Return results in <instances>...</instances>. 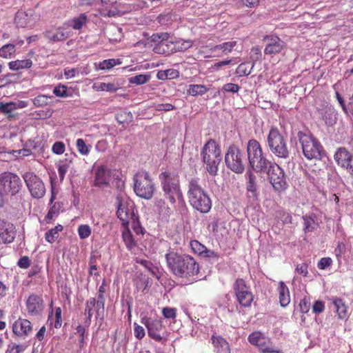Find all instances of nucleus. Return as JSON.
I'll use <instances>...</instances> for the list:
<instances>
[{"label":"nucleus","instance_id":"obj_1","mask_svg":"<svg viewBox=\"0 0 353 353\" xmlns=\"http://www.w3.org/2000/svg\"><path fill=\"white\" fill-rule=\"evenodd\" d=\"M165 259L168 270L176 277L190 281L199 272V263L188 254L170 248L165 255Z\"/></svg>","mask_w":353,"mask_h":353},{"label":"nucleus","instance_id":"obj_2","mask_svg":"<svg viewBox=\"0 0 353 353\" xmlns=\"http://www.w3.org/2000/svg\"><path fill=\"white\" fill-rule=\"evenodd\" d=\"M201 157L209 174L216 175L222 156L221 147L215 140L211 139L204 144L201 151Z\"/></svg>","mask_w":353,"mask_h":353},{"label":"nucleus","instance_id":"obj_3","mask_svg":"<svg viewBox=\"0 0 353 353\" xmlns=\"http://www.w3.org/2000/svg\"><path fill=\"white\" fill-rule=\"evenodd\" d=\"M188 196L190 205L196 210L201 213H207L210 210L211 199L196 180L192 179L190 181Z\"/></svg>","mask_w":353,"mask_h":353},{"label":"nucleus","instance_id":"obj_4","mask_svg":"<svg viewBox=\"0 0 353 353\" xmlns=\"http://www.w3.org/2000/svg\"><path fill=\"white\" fill-rule=\"evenodd\" d=\"M297 136L305 158L309 160L321 159L324 149L316 138L310 132L302 131L299 132Z\"/></svg>","mask_w":353,"mask_h":353},{"label":"nucleus","instance_id":"obj_5","mask_svg":"<svg viewBox=\"0 0 353 353\" xmlns=\"http://www.w3.org/2000/svg\"><path fill=\"white\" fill-rule=\"evenodd\" d=\"M159 179L165 198L171 205H174L176 200L182 196L179 176L174 173L163 172L159 175Z\"/></svg>","mask_w":353,"mask_h":353},{"label":"nucleus","instance_id":"obj_6","mask_svg":"<svg viewBox=\"0 0 353 353\" xmlns=\"http://www.w3.org/2000/svg\"><path fill=\"white\" fill-rule=\"evenodd\" d=\"M247 153L250 166L257 172L266 170L270 163L264 157L260 143L255 139L249 140Z\"/></svg>","mask_w":353,"mask_h":353},{"label":"nucleus","instance_id":"obj_7","mask_svg":"<svg viewBox=\"0 0 353 353\" xmlns=\"http://www.w3.org/2000/svg\"><path fill=\"white\" fill-rule=\"evenodd\" d=\"M155 184L148 172L139 171L134 176V190L136 194L145 199H150L155 192Z\"/></svg>","mask_w":353,"mask_h":353},{"label":"nucleus","instance_id":"obj_8","mask_svg":"<svg viewBox=\"0 0 353 353\" xmlns=\"http://www.w3.org/2000/svg\"><path fill=\"white\" fill-rule=\"evenodd\" d=\"M268 147L275 156L279 158L287 159L289 157L287 142L276 128H272L268 136Z\"/></svg>","mask_w":353,"mask_h":353},{"label":"nucleus","instance_id":"obj_9","mask_svg":"<svg viewBox=\"0 0 353 353\" xmlns=\"http://www.w3.org/2000/svg\"><path fill=\"white\" fill-rule=\"evenodd\" d=\"M141 323L145 326L148 336L152 339L159 343L167 341L165 326L160 319H152L148 316H144L141 317Z\"/></svg>","mask_w":353,"mask_h":353},{"label":"nucleus","instance_id":"obj_10","mask_svg":"<svg viewBox=\"0 0 353 353\" xmlns=\"http://www.w3.org/2000/svg\"><path fill=\"white\" fill-rule=\"evenodd\" d=\"M170 34L168 32L154 33L150 39V42L154 43L153 51L159 54L169 55L176 52L173 47L174 42L169 40Z\"/></svg>","mask_w":353,"mask_h":353},{"label":"nucleus","instance_id":"obj_11","mask_svg":"<svg viewBox=\"0 0 353 353\" xmlns=\"http://www.w3.org/2000/svg\"><path fill=\"white\" fill-rule=\"evenodd\" d=\"M233 290L238 303L241 306L248 307L254 300V295L250 290V287L243 279H236L233 284Z\"/></svg>","mask_w":353,"mask_h":353},{"label":"nucleus","instance_id":"obj_12","mask_svg":"<svg viewBox=\"0 0 353 353\" xmlns=\"http://www.w3.org/2000/svg\"><path fill=\"white\" fill-rule=\"evenodd\" d=\"M22 187L19 176L10 172H4L0 174V188L4 194H17Z\"/></svg>","mask_w":353,"mask_h":353},{"label":"nucleus","instance_id":"obj_13","mask_svg":"<svg viewBox=\"0 0 353 353\" xmlns=\"http://www.w3.org/2000/svg\"><path fill=\"white\" fill-rule=\"evenodd\" d=\"M225 161L227 167L236 173H242L244 171L243 155L240 149L232 145L229 147L225 156Z\"/></svg>","mask_w":353,"mask_h":353},{"label":"nucleus","instance_id":"obj_14","mask_svg":"<svg viewBox=\"0 0 353 353\" xmlns=\"http://www.w3.org/2000/svg\"><path fill=\"white\" fill-rule=\"evenodd\" d=\"M23 178L31 196L35 199L42 198L46 194V187L41 179L31 172H26Z\"/></svg>","mask_w":353,"mask_h":353},{"label":"nucleus","instance_id":"obj_15","mask_svg":"<svg viewBox=\"0 0 353 353\" xmlns=\"http://www.w3.org/2000/svg\"><path fill=\"white\" fill-rule=\"evenodd\" d=\"M267 174L268 179L276 191L285 190L287 181L283 170L276 163H270Z\"/></svg>","mask_w":353,"mask_h":353},{"label":"nucleus","instance_id":"obj_16","mask_svg":"<svg viewBox=\"0 0 353 353\" xmlns=\"http://www.w3.org/2000/svg\"><path fill=\"white\" fill-rule=\"evenodd\" d=\"M105 309L99 305L94 297L88 299L85 303L83 314L85 316L84 324L86 327H89L92 323V318L94 315L95 318L103 319L104 316Z\"/></svg>","mask_w":353,"mask_h":353},{"label":"nucleus","instance_id":"obj_17","mask_svg":"<svg viewBox=\"0 0 353 353\" xmlns=\"http://www.w3.org/2000/svg\"><path fill=\"white\" fill-rule=\"evenodd\" d=\"M28 314L32 316L41 315L45 308V303L41 295L31 294L26 301Z\"/></svg>","mask_w":353,"mask_h":353},{"label":"nucleus","instance_id":"obj_18","mask_svg":"<svg viewBox=\"0 0 353 353\" xmlns=\"http://www.w3.org/2000/svg\"><path fill=\"white\" fill-rule=\"evenodd\" d=\"M38 16L32 10H19L15 15L14 22L18 27L32 28L38 21Z\"/></svg>","mask_w":353,"mask_h":353},{"label":"nucleus","instance_id":"obj_19","mask_svg":"<svg viewBox=\"0 0 353 353\" xmlns=\"http://www.w3.org/2000/svg\"><path fill=\"white\" fill-rule=\"evenodd\" d=\"M334 160L339 165L345 168L353 176V158L345 148H340L334 154Z\"/></svg>","mask_w":353,"mask_h":353},{"label":"nucleus","instance_id":"obj_20","mask_svg":"<svg viewBox=\"0 0 353 353\" xmlns=\"http://www.w3.org/2000/svg\"><path fill=\"white\" fill-rule=\"evenodd\" d=\"M70 32L68 30L65 23L59 27H50L44 32V37L50 42L62 41L68 39Z\"/></svg>","mask_w":353,"mask_h":353},{"label":"nucleus","instance_id":"obj_21","mask_svg":"<svg viewBox=\"0 0 353 353\" xmlns=\"http://www.w3.org/2000/svg\"><path fill=\"white\" fill-rule=\"evenodd\" d=\"M263 40L266 42L264 49L265 54H279L285 48V43L277 36L268 35L264 37Z\"/></svg>","mask_w":353,"mask_h":353},{"label":"nucleus","instance_id":"obj_22","mask_svg":"<svg viewBox=\"0 0 353 353\" xmlns=\"http://www.w3.org/2000/svg\"><path fill=\"white\" fill-rule=\"evenodd\" d=\"M15 226L8 221L0 219V244H8L15 239Z\"/></svg>","mask_w":353,"mask_h":353},{"label":"nucleus","instance_id":"obj_23","mask_svg":"<svg viewBox=\"0 0 353 353\" xmlns=\"http://www.w3.org/2000/svg\"><path fill=\"white\" fill-rule=\"evenodd\" d=\"M111 170L103 165L94 169V185L96 187L108 186L111 179Z\"/></svg>","mask_w":353,"mask_h":353},{"label":"nucleus","instance_id":"obj_24","mask_svg":"<svg viewBox=\"0 0 353 353\" xmlns=\"http://www.w3.org/2000/svg\"><path fill=\"white\" fill-rule=\"evenodd\" d=\"M12 330L14 334L24 339L32 332V325L28 319L19 318L12 324Z\"/></svg>","mask_w":353,"mask_h":353},{"label":"nucleus","instance_id":"obj_25","mask_svg":"<svg viewBox=\"0 0 353 353\" xmlns=\"http://www.w3.org/2000/svg\"><path fill=\"white\" fill-rule=\"evenodd\" d=\"M332 304L334 306L335 312L338 319L341 320H347L348 318V307L345 302L341 298L335 296L332 299Z\"/></svg>","mask_w":353,"mask_h":353},{"label":"nucleus","instance_id":"obj_26","mask_svg":"<svg viewBox=\"0 0 353 353\" xmlns=\"http://www.w3.org/2000/svg\"><path fill=\"white\" fill-rule=\"evenodd\" d=\"M211 340L217 353H231L229 343L221 336L212 335Z\"/></svg>","mask_w":353,"mask_h":353},{"label":"nucleus","instance_id":"obj_27","mask_svg":"<svg viewBox=\"0 0 353 353\" xmlns=\"http://www.w3.org/2000/svg\"><path fill=\"white\" fill-rule=\"evenodd\" d=\"M117 200L118 201L117 212V217L122 221L123 225L127 227L129 224V219L131 213L128 210L125 204L121 201L119 196L117 197Z\"/></svg>","mask_w":353,"mask_h":353},{"label":"nucleus","instance_id":"obj_28","mask_svg":"<svg viewBox=\"0 0 353 353\" xmlns=\"http://www.w3.org/2000/svg\"><path fill=\"white\" fill-rule=\"evenodd\" d=\"M122 239L129 251H132L134 248L137 247L138 241L140 240L139 238L132 234L128 226L122 232Z\"/></svg>","mask_w":353,"mask_h":353},{"label":"nucleus","instance_id":"obj_29","mask_svg":"<svg viewBox=\"0 0 353 353\" xmlns=\"http://www.w3.org/2000/svg\"><path fill=\"white\" fill-rule=\"evenodd\" d=\"M279 292V303L281 307H286L290 303V290L283 281L279 283L277 288Z\"/></svg>","mask_w":353,"mask_h":353},{"label":"nucleus","instance_id":"obj_30","mask_svg":"<svg viewBox=\"0 0 353 353\" xmlns=\"http://www.w3.org/2000/svg\"><path fill=\"white\" fill-rule=\"evenodd\" d=\"M88 21V16L82 13L77 17H74L65 22L68 30L71 27L75 30H80Z\"/></svg>","mask_w":353,"mask_h":353},{"label":"nucleus","instance_id":"obj_31","mask_svg":"<svg viewBox=\"0 0 353 353\" xmlns=\"http://www.w3.org/2000/svg\"><path fill=\"white\" fill-rule=\"evenodd\" d=\"M303 230L305 233L312 232L319 226L316 221V217L314 214H306L303 216Z\"/></svg>","mask_w":353,"mask_h":353},{"label":"nucleus","instance_id":"obj_32","mask_svg":"<svg viewBox=\"0 0 353 353\" xmlns=\"http://www.w3.org/2000/svg\"><path fill=\"white\" fill-rule=\"evenodd\" d=\"M9 68L12 70H19L21 69H28L32 67V60L23 59V60H16L13 61H10L8 63Z\"/></svg>","mask_w":353,"mask_h":353},{"label":"nucleus","instance_id":"obj_33","mask_svg":"<svg viewBox=\"0 0 353 353\" xmlns=\"http://www.w3.org/2000/svg\"><path fill=\"white\" fill-rule=\"evenodd\" d=\"M63 227L61 224L57 225L54 228L49 230L45 234V239L47 242L53 243L59 237V232H62Z\"/></svg>","mask_w":353,"mask_h":353},{"label":"nucleus","instance_id":"obj_34","mask_svg":"<svg viewBox=\"0 0 353 353\" xmlns=\"http://www.w3.org/2000/svg\"><path fill=\"white\" fill-rule=\"evenodd\" d=\"M157 77L160 80L174 79L179 77V72L173 68L160 70L158 72Z\"/></svg>","mask_w":353,"mask_h":353},{"label":"nucleus","instance_id":"obj_35","mask_svg":"<svg viewBox=\"0 0 353 353\" xmlns=\"http://www.w3.org/2000/svg\"><path fill=\"white\" fill-rule=\"evenodd\" d=\"M236 45L237 42L236 41H228L219 45L214 46L211 48V51L215 52L217 50H221L223 54H227L229 52H231Z\"/></svg>","mask_w":353,"mask_h":353},{"label":"nucleus","instance_id":"obj_36","mask_svg":"<svg viewBox=\"0 0 353 353\" xmlns=\"http://www.w3.org/2000/svg\"><path fill=\"white\" fill-rule=\"evenodd\" d=\"M208 91V88L204 85L191 84L187 90L189 95L195 97L197 95H203Z\"/></svg>","mask_w":353,"mask_h":353},{"label":"nucleus","instance_id":"obj_37","mask_svg":"<svg viewBox=\"0 0 353 353\" xmlns=\"http://www.w3.org/2000/svg\"><path fill=\"white\" fill-rule=\"evenodd\" d=\"M266 338L262 332L256 331L249 335L248 340L252 345L259 347L263 341H265Z\"/></svg>","mask_w":353,"mask_h":353},{"label":"nucleus","instance_id":"obj_38","mask_svg":"<svg viewBox=\"0 0 353 353\" xmlns=\"http://www.w3.org/2000/svg\"><path fill=\"white\" fill-rule=\"evenodd\" d=\"M254 65V63H253L252 65L248 63H242L238 65V67L236 69V74L239 77H243V76H248L249 75L252 70L253 69Z\"/></svg>","mask_w":353,"mask_h":353},{"label":"nucleus","instance_id":"obj_39","mask_svg":"<svg viewBox=\"0 0 353 353\" xmlns=\"http://www.w3.org/2000/svg\"><path fill=\"white\" fill-rule=\"evenodd\" d=\"M14 105V102H0V113L8 115V118L10 119L13 117L11 113L15 110Z\"/></svg>","mask_w":353,"mask_h":353},{"label":"nucleus","instance_id":"obj_40","mask_svg":"<svg viewBox=\"0 0 353 353\" xmlns=\"http://www.w3.org/2000/svg\"><path fill=\"white\" fill-rule=\"evenodd\" d=\"M272 344L270 339L267 337L265 341H263L259 347L260 352L261 353H281Z\"/></svg>","mask_w":353,"mask_h":353},{"label":"nucleus","instance_id":"obj_41","mask_svg":"<svg viewBox=\"0 0 353 353\" xmlns=\"http://www.w3.org/2000/svg\"><path fill=\"white\" fill-rule=\"evenodd\" d=\"M52 97L40 94L33 99L32 103L37 107L48 105L51 103Z\"/></svg>","mask_w":353,"mask_h":353},{"label":"nucleus","instance_id":"obj_42","mask_svg":"<svg viewBox=\"0 0 353 353\" xmlns=\"http://www.w3.org/2000/svg\"><path fill=\"white\" fill-rule=\"evenodd\" d=\"M190 246L191 248V250L194 254H196L201 256V255L205 253V251L206 250V247L201 243L197 240H192L190 242Z\"/></svg>","mask_w":353,"mask_h":353},{"label":"nucleus","instance_id":"obj_43","mask_svg":"<svg viewBox=\"0 0 353 353\" xmlns=\"http://www.w3.org/2000/svg\"><path fill=\"white\" fill-rule=\"evenodd\" d=\"M71 161H68L67 159L61 161L59 162L57 165L59 176L61 181H63L65 178V174L68 172Z\"/></svg>","mask_w":353,"mask_h":353},{"label":"nucleus","instance_id":"obj_44","mask_svg":"<svg viewBox=\"0 0 353 353\" xmlns=\"http://www.w3.org/2000/svg\"><path fill=\"white\" fill-rule=\"evenodd\" d=\"M15 52V46L13 44H6L0 48V56L3 58H10Z\"/></svg>","mask_w":353,"mask_h":353},{"label":"nucleus","instance_id":"obj_45","mask_svg":"<svg viewBox=\"0 0 353 353\" xmlns=\"http://www.w3.org/2000/svg\"><path fill=\"white\" fill-rule=\"evenodd\" d=\"M26 349V345L12 342L8 345L5 353H23Z\"/></svg>","mask_w":353,"mask_h":353},{"label":"nucleus","instance_id":"obj_46","mask_svg":"<svg viewBox=\"0 0 353 353\" xmlns=\"http://www.w3.org/2000/svg\"><path fill=\"white\" fill-rule=\"evenodd\" d=\"M121 61L117 59H109L103 60L100 63L99 66L101 70H110L117 65H120Z\"/></svg>","mask_w":353,"mask_h":353},{"label":"nucleus","instance_id":"obj_47","mask_svg":"<svg viewBox=\"0 0 353 353\" xmlns=\"http://www.w3.org/2000/svg\"><path fill=\"white\" fill-rule=\"evenodd\" d=\"M77 232L81 239H85L90 236L92 230L88 225L81 224L79 225Z\"/></svg>","mask_w":353,"mask_h":353},{"label":"nucleus","instance_id":"obj_48","mask_svg":"<svg viewBox=\"0 0 353 353\" xmlns=\"http://www.w3.org/2000/svg\"><path fill=\"white\" fill-rule=\"evenodd\" d=\"M76 146L78 152L82 155H88L90 152V146L88 145L83 139H78L76 141Z\"/></svg>","mask_w":353,"mask_h":353},{"label":"nucleus","instance_id":"obj_49","mask_svg":"<svg viewBox=\"0 0 353 353\" xmlns=\"http://www.w3.org/2000/svg\"><path fill=\"white\" fill-rule=\"evenodd\" d=\"M193 45V42L190 40H180L174 43L173 47H175L176 51H185L190 48Z\"/></svg>","mask_w":353,"mask_h":353},{"label":"nucleus","instance_id":"obj_50","mask_svg":"<svg viewBox=\"0 0 353 353\" xmlns=\"http://www.w3.org/2000/svg\"><path fill=\"white\" fill-rule=\"evenodd\" d=\"M161 313L165 319H175L176 317L177 310L175 307H165L162 309Z\"/></svg>","mask_w":353,"mask_h":353},{"label":"nucleus","instance_id":"obj_51","mask_svg":"<svg viewBox=\"0 0 353 353\" xmlns=\"http://www.w3.org/2000/svg\"><path fill=\"white\" fill-rule=\"evenodd\" d=\"M248 181L247 183L248 191L251 192H255L257 190L256 182V176L251 172L248 173Z\"/></svg>","mask_w":353,"mask_h":353},{"label":"nucleus","instance_id":"obj_52","mask_svg":"<svg viewBox=\"0 0 353 353\" xmlns=\"http://www.w3.org/2000/svg\"><path fill=\"white\" fill-rule=\"evenodd\" d=\"M132 228L133 230V232L135 233V236H137V238L141 239V237L144 234V228L141 225L139 221L135 220L134 219H132Z\"/></svg>","mask_w":353,"mask_h":353},{"label":"nucleus","instance_id":"obj_53","mask_svg":"<svg viewBox=\"0 0 353 353\" xmlns=\"http://www.w3.org/2000/svg\"><path fill=\"white\" fill-rule=\"evenodd\" d=\"M155 206L161 213L168 214L170 208L166 205L165 201L161 198H157L154 203Z\"/></svg>","mask_w":353,"mask_h":353},{"label":"nucleus","instance_id":"obj_54","mask_svg":"<svg viewBox=\"0 0 353 353\" xmlns=\"http://www.w3.org/2000/svg\"><path fill=\"white\" fill-rule=\"evenodd\" d=\"M119 89L118 86H117L114 83H100L97 86V90L99 91H106L114 92H116Z\"/></svg>","mask_w":353,"mask_h":353},{"label":"nucleus","instance_id":"obj_55","mask_svg":"<svg viewBox=\"0 0 353 353\" xmlns=\"http://www.w3.org/2000/svg\"><path fill=\"white\" fill-rule=\"evenodd\" d=\"M62 310L61 308L58 307L55 309L54 321L51 323L55 328H59L62 324L61 319Z\"/></svg>","mask_w":353,"mask_h":353},{"label":"nucleus","instance_id":"obj_56","mask_svg":"<svg viewBox=\"0 0 353 353\" xmlns=\"http://www.w3.org/2000/svg\"><path fill=\"white\" fill-rule=\"evenodd\" d=\"M65 150V145L62 141L55 142L52 147V151L56 154H62Z\"/></svg>","mask_w":353,"mask_h":353},{"label":"nucleus","instance_id":"obj_57","mask_svg":"<svg viewBox=\"0 0 353 353\" xmlns=\"http://www.w3.org/2000/svg\"><path fill=\"white\" fill-rule=\"evenodd\" d=\"M277 218L281 220L283 224L291 223L292 221L291 214L284 211H279Z\"/></svg>","mask_w":353,"mask_h":353},{"label":"nucleus","instance_id":"obj_58","mask_svg":"<svg viewBox=\"0 0 353 353\" xmlns=\"http://www.w3.org/2000/svg\"><path fill=\"white\" fill-rule=\"evenodd\" d=\"M299 307L300 312L302 314L307 313L310 309V299L306 297L301 299L300 301Z\"/></svg>","mask_w":353,"mask_h":353},{"label":"nucleus","instance_id":"obj_59","mask_svg":"<svg viewBox=\"0 0 353 353\" xmlns=\"http://www.w3.org/2000/svg\"><path fill=\"white\" fill-rule=\"evenodd\" d=\"M134 336L139 340L143 339L145 336L144 328L138 323H134Z\"/></svg>","mask_w":353,"mask_h":353},{"label":"nucleus","instance_id":"obj_60","mask_svg":"<svg viewBox=\"0 0 353 353\" xmlns=\"http://www.w3.org/2000/svg\"><path fill=\"white\" fill-rule=\"evenodd\" d=\"M53 93L59 97H68L67 87L63 85H59L54 88Z\"/></svg>","mask_w":353,"mask_h":353},{"label":"nucleus","instance_id":"obj_61","mask_svg":"<svg viewBox=\"0 0 353 353\" xmlns=\"http://www.w3.org/2000/svg\"><path fill=\"white\" fill-rule=\"evenodd\" d=\"M308 265L306 263L297 264L295 271L300 275L305 277L308 274Z\"/></svg>","mask_w":353,"mask_h":353},{"label":"nucleus","instance_id":"obj_62","mask_svg":"<svg viewBox=\"0 0 353 353\" xmlns=\"http://www.w3.org/2000/svg\"><path fill=\"white\" fill-rule=\"evenodd\" d=\"M222 89L223 91L227 92L236 93L239 92L240 87L238 84L228 83L223 85Z\"/></svg>","mask_w":353,"mask_h":353},{"label":"nucleus","instance_id":"obj_63","mask_svg":"<svg viewBox=\"0 0 353 353\" xmlns=\"http://www.w3.org/2000/svg\"><path fill=\"white\" fill-rule=\"evenodd\" d=\"M332 263V260L330 257L322 258L318 263L317 266L320 270H325L330 267Z\"/></svg>","mask_w":353,"mask_h":353},{"label":"nucleus","instance_id":"obj_64","mask_svg":"<svg viewBox=\"0 0 353 353\" xmlns=\"http://www.w3.org/2000/svg\"><path fill=\"white\" fill-rule=\"evenodd\" d=\"M17 265L21 268L27 269L30 266L31 261L28 256H24L19 259L17 262Z\"/></svg>","mask_w":353,"mask_h":353}]
</instances>
